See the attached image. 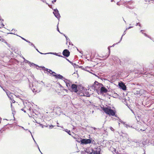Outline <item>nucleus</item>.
<instances>
[{
    "label": "nucleus",
    "mask_w": 154,
    "mask_h": 154,
    "mask_svg": "<svg viewBox=\"0 0 154 154\" xmlns=\"http://www.w3.org/2000/svg\"><path fill=\"white\" fill-rule=\"evenodd\" d=\"M144 91L143 90H141L140 89H137L135 94L137 95L141 96L144 93Z\"/></svg>",
    "instance_id": "6e6552de"
},
{
    "label": "nucleus",
    "mask_w": 154,
    "mask_h": 154,
    "mask_svg": "<svg viewBox=\"0 0 154 154\" xmlns=\"http://www.w3.org/2000/svg\"><path fill=\"white\" fill-rule=\"evenodd\" d=\"M90 89H91L93 90H95V88H96V85H94V82L93 84L90 85L89 86Z\"/></svg>",
    "instance_id": "dca6fc26"
},
{
    "label": "nucleus",
    "mask_w": 154,
    "mask_h": 154,
    "mask_svg": "<svg viewBox=\"0 0 154 154\" xmlns=\"http://www.w3.org/2000/svg\"><path fill=\"white\" fill-rule=\"evenodd\" d=\"M63 34L65 36V37H66V40H67V41L68 42V41H70V40L64 34Z\"/></svg>",
    "instance_id": "5701e85b"
},
{
    "label": "nucleus",
    "mask_w": 154,
    "mask_h": 154,
    "mask_svg": "<svg viewBox=\"0 0 154 154\" xmlns=\"http://www.w3.org/2000/svg\"><path fill=\"white\" fill-rule=\"evenodd\" d=\"M35 49H36V50H37V51L38 52H39V51H38V49H37L36 48H35Z\"/></svg>",
    "instance_id": "c03bdc74"
},
{
    "label": "nucleus",
    "mask_w": 154,
    "mask_h": 154,
    "mask_svg": "<svg viewBox=\"0 0 154 154\" xmlns=\"http://www.w3.org/2000/svg\"><path fill=\"white\" fill-rule=\"evenodd\" d=\"M119 85L120 88L122 90H126V87L123 83H119Z\"/></svg>",
    "instance_id": "4468645a"
},
{
    "label": "nucleus",
    "mask_w": 154,
    "mask_h": 154,
    "mask_svg": "<svg viewBox=\"0 0 154 154\" xmlns=\"http://www.w3.org/2000/svg\"><path fill=\"white\" fill-rule=\"evenodd\" d=\"M47 54H52L55 55L56 56L57 55V53H56L49 52V53H48Z\"/></svg>",
    "instance_id": "4be33fe9"
},
{
    "label": "nucleus",
    "mask_w": 154,
    "mask_h": 154,
    "mask_svg": "<svg viewBox=\"0 0 154 154\" xmlns=\"http://www.w3.org/2000/svg\"><path fill=\"white\" fill-rule=\"evenodd\" d=\"M140 142L141 143H140L139 142H133L132 144L134 146L136 144L137 146H142L143 145V146H145L147 145V144L148 143L149 140H147L144 139L142 141Z\"/></svg>",
    "instance_id": "7ed1b4c3"
},
{
    "label": "nucleus",
    "mask_w": 154,
    "mask_h": 154,
    "mask_svg": "<svg viewBox=\"0 0 154 154\" xmlns=\"http://www.w3.org/2000/svg\"><path fill=\"white\" fill-rule=\"evenodd\" d=\"M94 85H96V88H95V90L96 91H97L98 89L101 88V87L102 86V84L98 83L97 82L95 81L94 82Z\"/></svg>",
    "instance_id": "9b49d317"
},
{
    "label": "nucleus",
    "mask_w": 154,
    "mask_h": 154,
    "mask_svg": "<svg viewBox=\"0 0 154 154\" xmlns=\"http://www.w3.org/2000/svg\"><path fill=\"white\" fill-rule=\"evenodd\" d=\"M77 87V85L75 84H72L71 85L70 88H69V90L72 92H77L78 91Z\"/></svg>",
    "instance_id": "39448f33"
},
{
    "label": "nucleus",
    "mask_w": 154,
    "mask_h": 154,
    "mask_svg": "<svg viewBox=\"0 0 154 154\" xmlns=\"http://www.w3.org/2000/svg\"><path fill=\"white\" fill-rule=\"evenodd\" d=\"M19 37H21V38L22 39H23V40H24V41H26V42H28V43H31V42H30V41H28V40H26V39H25V38H23V37H21V36H19Z\"/></svg>",
    "instance_id": "412c9836"
},
{
    "label": "nucleus",
    "mask_w": 154,
    "mask_h": 154,
    "mask_svg": "<svg viewBox=\"0 0 154 154\" xmlns=\"http://www.w3.org/2000/svg\"><path fill=\"white\" fill-rule=\"evenodd\" d=\"M65 131L66 132H67L69 135H71V132L69 130L67 129H65Z\"/></svg>",
    "instance_id": "aec40b11"
},
{
    "label": "nucleus",
    "mask_w": 154,
    "mask_h": 154,
    "mask_svg": "<svg viewBox=\"0 0 154 154\" xmlns=\"http://www.w3.org/2000/svg\"><path fill=\"white\" fill-rule=\"evenodd\" d=\"M57 56H59V57H60V55H59L57 54Z\"/></svg>",
    "instance_id": "a18cd8bd"
},
{
    "label": "nucleus",
    "mask_w": 154,
    "mask_h": 154,
    "mask_svg": "<svg viewBox=\"0 0 154 154\" xmlns=\"http://www.w3.org/2000/svg\"><path fill=\"white\" fill-rule=\"evenodd\" d=\"M57 125H58V124H59V123L58 122L57 123Z\"/></svg>",
    "instance_id": "6e6d98bb"
},
{
    "label": "nucleus",
    "mask_w": 154,
    "mask_h": 154,
    "mask_svg": "<svg viewBox=\"0 0 154 154\" xmlns=\"http://www.w3.org/2000/svg\"><path fill=\"white\" fill-rule=\"evenodd\" d=\"M56 1L57 0H54V1H52V2L53 3H54V2H56Z\"/></svg>",
    "instance_id": "ea45409f"
},
{
    "label": "nucleus",
    "mask_w": 154,
    "mask_h": 154,
    "mask_svg": "<svg viewBox=\"0 0 154 154\" xmlns=\"http://www.w3.org/2000/svg\"><path fill=\"white\" fill-rule=\"evenodd\" d=\"M6 93L7 94V95L9 97H10V96H9V95H10L9 94V93H9V92H6Z\"/></svg>",
    "instance_id": "72a5a7b5"
},
{
    "label": "nucleus",
    "mask_w": 154,
    "mask_h": 154,
    "mask_svg": "<svg viewBox=\"0 0 154 154\" xmlns=\"http://www.w3.org/2000/svg\"><path fill=\"white\" fill-rule=\"evenodd\" d=\"M126 125L127 126H128V125Z\"/></svg>",
    "instance_id": "69168bd1"
},
{
    "label": "nucleus",
    "mask_w": 154,
    "mask_h": 154,
    "mask_svg": "<svg viewBox=\"0 0 154 154\" xmlns=\"http://www.w3.org/2000/svg\"><path fill=\"white\" fill-rule=\"evenodd\" d=\"M29 131L30 133L31 134V135H32V137H33V136H32V133H31V132H30V131H29Z\"/></svg>",
    "instance_id": "79ce46f5"
},
{
    "label": "nucleus",
    "mask_w": 154,
    "mask_h": 154,
    "mask_svg": "<svg viewBox=\"0 0 154 154\" xmlns=\"http://www.w3.org/2000/svg\"><path fill=\"white\" fill-rule=\"evenodd\" d=\"M94 152L93 154H100L101 149L100 146L97 147L96 148H95L93 150Z\"/></svg>",
    "instance_id": "0eeeda50"
},
{
    "label": "nucleus",
    "mask_w": 154,
    "mask_h": 154,
    "mask_svg": "<svg viewBox=\"0 0 154 154\" xmlns=\"http://www.w3.org/2000/svg\"><path fill=\"white\" fill-rule=\"evenodd\" d=\"M33 140H34V142H35V143H36V142H35V140L34 139V138H33Z\"/></svg>",
    "instance_id": "8fccbe9b"
},
{
    "label": "nucleus",
    "mask_w": 154,
    "mask_h": 154,
    "mask_svg": "<svg viewBox=\"0 0 154 154\" xmlns=\"http://www.w3.org/2000/svg\"><path fill=\"white\" fill-rule=\"evenodd\" d=\"M52 74V75H53V74L54 75V74H54V73H53Z\"/></svg>",
    "instance_id": "bf43d9fd"
},
{
    "label": "nucleus",
    "mask_w": 154,
    "mask_h": 154,
    "mask_svg": "<svg viewBox=\"0 0 154 154\" xmlns=\"http://www.w3.org/2000/svg\"><path fill=\"white\" fill-rule=\"evenodd\" d=\"M32 46L34 47L35 48H36V47L33 44V43L31 42V43H29Z\"/></svg>",
    "instance_id": "bb28decb"
},
{
    "label": "nucleus",
    "mask_w": 154,
    "mask_h": 154,
    "mask_svg": "<svg viewBox=\"0 0 154 154\" xmlns=\"http://www.w3.org/2000/svg\"><path fill=\"white\" fill-rule=\"evenodd\" d=\"M108 50H109V52H110V48H109V47H108Z\"/></svg>",
    "instance_id": "a19ab883"
},
{
    "label": "nucleus",
    "mask_w": 154,
    "mask_h": 154,
    "mask_svg": "<svg viewBox=\"0 0 154 154\" xmlns=\"http://www.w3.org/2000/svg\"><path fill=\"white\" fill-rule=\"evenodd\" d=\"M126 30L123 33V34L122 35L121 38V39L118 42V43H117L116 44H117L118 43H119L120 42L122 41V37L123 35H125V34H126V32H125V31H126Z\"/></svg>",
    "instance_id": "6ab92c4d"
},
{
    "label": "nucleus",
    "mask_w": 154,
    "mask_h": 154,
    "mask_svg": "<svg viewBox=\"0 0 154 154\" xmlns=\"http://www.w3.org/2000/svg\"><path fill=\"white\" fill-rule=\"evenodd\" d=\"M109 128L112 131H114V129L112 127H109Z\"/></svg>",
    "instance_id": "393cba45"
},
{
    "label": "nucleus",
    "mask_w": 154,
    "mask_h": 154,
    "mask_svg": "<svg viewBox=\"0 0 154 154\" xmlns=\"http://www.w3.org/2000/svg\"><path fill=\"white\" fill-rule=\"evenodd\" d=\"M100 90L101 93H106L108 91V90L103 85L101 87Z\"/></svg>",
    "instance_id": "ddd939ff"
},
{
    "label": "nucleus",
    "mask_w": 154,
    "mask_h": 154,
    "mask_svg": "<svg viewBox=\"0 0 154 154\" xmlns=\"http://www.w3.org/2000/svg\"><path fill=\"white\" fill-rule=\"evenodd\" d=\"M57 127H59V125H57Z\"/></svg>",
    "instance_id": "052dcab7"
},
{
    "label": "nucleus",
    "mask_w": 154,
    "mask_h": 154,
    "mask_svg": "<svg viewBox=\"0 0 154 154\" xmlns=\"http://www.w3.org/2000/svg\"><path fill=\"white\" fill-rule=\"evenodd\" d=\"M22 110H23V111L25 112H26V111L25 110H24L23 109H21Z\"/></svg>",
    "instance_id": "37998d69"
},
{
    "label": "nucleus",
    "mask_w": 154,
    "mask_h": 154,
    "mask_svg": "<svg viewBox=\"0 0 154 154\" xmlns=\"http://www.w3.org/2000/svg\"><path fill=\"white\" fill-rule=\"evenodd\" d=\"M40 0L42 2H43L45 3L46 4L48 5V4L46 2L45 0Z\"/></svg>",
    "instance_id": "cd10ccee"
},
{
    "label": "nucleus",
    "mask_w": 154,
    "mask_h": 154,
    "mask_svg": "<svg viewBox=\"0 0 154 154\" xmlns=\"http://www.w3.org/2000/svg\"><path fill=\"white\" fill-rule=\"evenodd\" d=\"M112 1H113V0H112L111 2H112Z\"/></svg>",
    "instance_id": "0e129e2a"
},
{
    "label": "nucleus",
    "mask_w": 154,
    "mask_h": 154,
    "mask_svg": "<svg viewBox=\"0 0 154 154\" xmlns=\"http://www.w3.org/2000/svg\"><path fill=\"white\" fill-rule=\"evenodd\" d=\"M117 4L118 5V3H117Z\"/></svg>",
    "instance_id": "338daca9"
},
{
    "label": "nucleus",
    "mask_w": 154,
    "mask_h": 154,
    "mask_svg": "<svg viewBox=\"0 0 154 154\" xmlns=\"http://www.w3.org/2000/svg\"><path fill=\"white\" fill-rule=\"evenodd\" d=\"M2 25L3 26H4V25L3 24V23L2 24Z\"/></svg>",
    "instance_id": "5fc2aeb1"
},
{
    "label": "nucleus",
    "mask_w": 154,
    "mask_h": 154,
    "mask_svg": "<svg viewBox=\"0 0 154 154\" xmlns=\"http://www.w3.org/2000/svg\"><path fill=\"white\" fill-rule=\"evenodd\" d=\"M124 20V21H125V23H126V21H125Z\"/></svg>",
    "instance_id": "680f3d73"
},
{
    "label": "nucleus",
    "mask_w": 154,
    "mask_h": 154,
    "mask_svg": "<svg viewBox=\"0 0 154 154\" xmlns=\"http://www.w3.org/2000/svg\"><path fill=\"white\" fill-rule=\"evenodd\" d=\"M24 62L26 63H30V62L29 61L26 60H25Z\"/></svg>",
    "instance_id": "2f4dec72"
},
{
    "label": "nucleus",
    "mask_w": 154,
    "mask_h": 154,
    "mask_svg": "<svg viewBox=\"0 0 154 154\" xmlns=\"http://www.w3.org/2000/svg\"><path fill=\"white\" fill-rule=\"evenodd\" d=\"M136 26H140L141 25L140 24H139V23H136Z\"/></svg>",
    "instance_id": "473e14b6"
},
{
    "label": "nucleus",
    "mask_w": 154,
    "mask_h": 154,
    "mask_svg": "<svg viewBox=\"0 0 154 154\" xmlns=\"http://www.w3.org/2000/svg\"><path fill=\"white\" fill-rule=\"evenodd\" d=\"M89 154H92V153H89Z\"/></svg>",
    "instance_id": "4d7b16f0"
},
{
    "label": "nucleus",
    "mask_w": 154,
    "mask_h": 154,
    "mask_svg": "<svg viewBox=\"0 0 154 154\" xmlns=\"http://www.w3.org/2000/svg\"><path fill=\"white\" fill-rule=\"evenodd\" d=\"M83 95L85 96V95H84V94H83ZM85 96L87 97H89L90 96V94L88 93L87 94H86V95H85Z\"/></svg>",
    "instance_id": "7c9ffc66"
},
{
    "label": "nucleus",
    "mask_w": 154,
    "mask_h": 154,
    "mask_svg": "<svg viewBox=\"0 0 154 154\" xmlns=\"http://www.w3.org/2000/svg\"><path fill=\"white\" fill-rule=\"evenodd\" d=\"M14 101H13V102H14V100H13Z\"/></svg>",
    "instance_id": "774afa93"
},
{
    "label": "nucleus",
    "mask_w": 154,
    "mask_h": 154,
    "mask_svg": "<svg viewBox=\"0 0 154 154\" xmlns=\"http://www.w3.org/2000/svg\"><path fill=\"white\" fill-rule=\"evenodd\" d=\"M28 109L30 111H31V110H32V108H31V107H30L29 109Z\"/></svg>",
    "instance_id": "c9c22d12"
},
{
    "label": "nucleus",
    "mask_w": 154,
    "mask_h": 154,
    "mask_svg": "<svg viewBox=\"0 0 154 154\" xmlns=\"http://www.w3.org/2000/svg\"><path fill=\"white\" fill-rule=\"evenodd\" d=\"M54 127V126H53V125H51L49 126V128L51 129Z\"/></svg>",
    "instance_id": "a878e982"
},
{
    "label": "nucleus",
    "mask_w": 154,
    "mask_h": 154,
    "mask_svg": "<svg viewBox=\"0 0 154 154\" xmlns=\"http://www.w3.org/2000/svg\"><path fill=\"white\" fill-rule=\"evenodd\" d=\"M42 69L45 70L47 72H48L51 74H52L53 73H54L55 74L56 73L52 71L50 69H45V68L44 67H42Z\"/></svg>",
    "instance_id": "2eb2a0df"
},
{
    "label": "nucleus",
    "mask_w": 154,
    "mask_h": 154,
    "mask_svg": "<svg viewBox=\"0 0 154 154\" xmlns=\"http://www.w3.org/2000/svg\"><path fill=\"white\" fill-rule=\"evenodd\" d=\"M103 110L105 112L109 115H111L112 116H114L115 115V112L110 108L108 107L104 108Z\"/></svg>",
    "instance_id": "f03ea898"
},
{
    "label": "nucleus",
    "mask_w": 154,
    "mask_h": 154,
    "mask_svg": "<svg viewBox=\"0 0 154 154\" xmlns=\"http://www.w3.org/2000/svg\"><path fill=\"white\" fill-rule=\"evenodd\" d=\"M32 86L29 85L30 87L34 93H38L41 91V88L39 87L40 84L38 82L35 81L32 84Z\"/></svg>",
    "instance_id": "f257e3e1"
},
{
    "label": "nucleus",
    "mask_w": 154,
    "mask_h": 154,
    "mask_svg": "<svg viewBox=\"0 0 154 154\" xmlns=\"http://www.w3.org/2000/svg\"><path fill=\"white\" fill-rule=\"evenodd\" d=\"M144 31V30H141L140 31V32H141L142 33H143V34H144V35L145 36H146V37H148V38H149V36H148L147 34H146V33H143V31Z\"/></svg>",
    "instance_id": "a211bd4d"
},
{
    "label": "nucleus",
    "mask_w": 154,
    "mask_h": 154,
    "mask_svg": "<svg viewBox=\"0 0 154 154\" xmlns=\"http://www.w3.org/2000/svg\"><path fill=\"white\" fill-rule=\"evenodd\" d=\"M94 129L95 130L96 129V128H94Z\"/></svg>",
    "instance_id": "3c124183"
},
{
    "label": "nucleus",
    "mask_w": 154,
    "mask_h": 154,
    "mask_svg": "<svg viewBox=\"0 0 154 154\" xmlns=\"http://www.w3.org/2000/svg\"><path fill=\"white\" fill-rule=\"evenodd\" d=\"M91 140L90 139H81L80 141L78 142H81V144H86L91 143Z\"/></svg>",
    "instance_id": "20e7f679"
},
{
    "label": "nucleus",
    "mask_w": 154,
    "mask_h": 154,
    "mask_svg": "<svg viewBox=\"0 0 154 154\" xmlns=\"http://www.w3.org/2000/svg\"><path fill=\"white\" fill-rule=\"evenodd\" d=\"M29 63L30 64V66H36V67H38V68L37 67V69H39L40 68V67L39 66H38L37 65H36L34 64V63H31L30 62V63Z\"/></svg>",
    "instance_id": "f3484780"
},
{
    "label": "nucleus",
    "mask_w": 154,
    "mask_h": 154,
    "mask_svg": "<svg viewBox=\"0 0 154 154\" xmlns=\"http://www.w3.org/2000/svg\"><path fill=\"white\" fill-rule=\"evenodd\" d=\"M39 53L41 54H47V53H41V52H39Z\"/></svg>",
    "instance_id": "f704fd0d"
},
{
    "label": "nucleus",
    "mask_w": 154,
    "mask_h": 154,
    "mask_svg": "<svg viewBox=\"0 0 154 154\" xmlns=\"http://www.w3.org/2000/svg\"><path fill=\"white\" fill-rule=\"evenodd\" d=\"M53 76H54L57 79H61L64 81L66 79L65 78L63 77L62 75L60 74H57L55 73L54 75L53 74Z\"/></svg>",
    "instance_id": "f8f14e48"
},
{
    "label": "nucleus",
    "mask_w": 154,
    "mask_h": 154,
    "mask_svg": "<svg viewBox=\"0 0 154 154\" xmlns=\"http://www.w3.org/2000/svg\"><path fill=\"white\" fill-rule=\"evenodd\" d=\"M115 45H116L115 44H114L112 46H114Z\"/></svg>",
    "instance_id": "864d4df0"
},
{
    "label": "nucleus",
    "mask_w": 154,
    "mask_h": 154,
    "mask_svg": "<svg viewBox=\"0 0 154 154\" xmlns=\"http://www.w3.org/2000/svg\"><path fill=\"white\" fill-rule=\"evenodd\" d=\"M57 31H58L59 32H60V33L62 34H63V33H61L60 32V31H59V29H58V26H57Z\"/></svg>",
    "instance_id": "58836bf2"
},
{
    "label": "nucleus",
    "mask_w": 154,
    "mask_h": 154,
    "mask_svg": "<svg viewBox=\"0 0 154 154\" xmlns=\"http://www.w3.org/2000/svg\"><path fill=\"white\" fill-rule=\"evenodd\" d=\"M88 68V67H86L85 68H84L83 69H84V70H86V71H88L87 70V69Z\"/></svg>",
    "instance_id": "c756f323"
},
{
    "label": "nucleus",
    "mask_w": 154,
    "mask_h": 154,
    "mask_svg": "<svg viewBox=\"0 0 154 154\" xmlns=\"http://www.w3.org/2000/svg\"><path fill=\"white\" fill-rule=\"evenodd\" d=\"M66 59L68 61H69V63H72L68 59H67V58H66Z\"/></svg>",
    "instance_id": "e433bc0d"
},
{
    "label": "nucleus",
    "mask_w": 154,
    "mask_h": 154,
    "mask_svg": "<svg viewBox=\"0 0 154 154\" xmlns=\"http://www.w3.org/2000/svg\"><path fill=\"white\" fill-rule=\"evenodd\" d=\"M23 59H24V61H25V60H26L25 59V58L24 57H23Z\"/></svg>",
    "instance_id": "de8ad7c7"
},
{
    "label": "nucleus",
    "mask_w": 154,
    "mask_h": 154,
    "mask_svg": "<svg viewBox=\"0 0 154 154\" xmlns=\"http://www.w3.org/2000/svg\"><path fill=\"white\" fill-rule=\"evenodd\" d=\"M64 81L66 83V86L68 88L69 90V88H70L71 85L72 84V83L70 82L69 80L66 79L64 80Z\"/></svg>",
    "instance_id": "423d86ee"
},
{
    "label": "nucleus",
    "mask_w": 154,
    "mask_h": 154,
    "mask_svg": "<svg viewBox=\"0 0 154 154\" xmlns=\"http://www.w3.org/2000/svg\"><path fill=\"white\" fill-rule=\"evenodd\" d=\"M2 131H4V129H3V130L2 129V130H1V132H2Z\"/></svg>",
    "instance_id": "49530a36"
},
{
    "label": "nucleus",
    "mask_w": 154,
    "mask_h": 154,
    "mask_svg": "<svg viewBox=\"0 0 154 154\" xmlns=\"http://www.w3.org/2000/svg\"><path fill=\"white\" fill-rule=\"evenodd\" d=\"M60 57H63V56L61 55H60Z\"/></svg>",
    "instance_id": "09e8293b"
},
{
    "label": "nucleus",
    "mask_w": 154,
    "mask_h": 154,
    "mask_svg": "<svg viewBox=\"0 0 154 154\" xmlns=\"http://www.w3.org/2000/svg\"><path fill=\"white\" fill-rule=\"evenodd\" d=\"M23 129L25 130H27V129H25L22 126H20Z\"/></svg>",
    "instance_id": "4c0bfd02"
},
{
    "label": "nucleus",
    "mask_w": 154,
    "mask_h": 154,
    "mask_svg": "<svg viewBox=\"0 0 154 154\" xmlns=\"http://www.w3.org/2000/svg\"><path fill=\"white\" fill-rule=\"evenodd\" d=\"M53 14L57 18L59 19L60 17V14L59 13L58 10L57 9H54V10Z\"/></svg>",
    "instance_id": "9d476101"
},
{
    "label": "nucleus",
    "mask_w": 154,
    "mask_h": 154,
    "mask_svg": "<svg viewBox=\"0 0 154 154\" xmlns=\"http://www.w3.org/2000/svg\"><path fill=\"white\" fill-rule=\"evenodd\" d=\"M62 54L64 56L68 57L70 55V52L68 50L65 49L63 50Z\"/></svg>",
    "instance_id": "1a4fd4ad"
},
{
    "label": "nucleus",
    "mask_w": 154,
    "mask_h": 154,
    "mask_svg": "<svg viewBox=\"0 0 154 154\" xmlns=\"http://www.w3.org/2000/svg\"><path fill=\"white\" fill-rule=\"evenodd\" d=\"M133 26H129V27L128 28H127L126 29V30H128L130 28H133Z\"/></svg>",
    "instance_id": "c85d7f7f"
},
{
    "label": "nucleus",
    "mask_w": 154,
    "mask_h": 154,
    "mask_svg": "<svg viewBox=\"0 0 154 154\" xmlns=\"http://www.w3.org/2000/svg\"><path fill=\"white\" fill-rule=\"evenodd\" d=\"M41 82L43 83V82H42V81H41Z\"/></svg>",
    "instance_id": "13d9d810"
},
{
    "label": "nucleus",
    "mask_w": 154,
    "mask_h": 154,
    "mask_svg": "<svg viewBox=\"0 0 154 154\" xmlns=\"http://www.w3.org/2000/svg\"><path fill=\"white\" fill-rule=\"evenodd\" d=\"M136 129L138 131H145V129H144V130H142V129H139V128H138V129H137V128H136Z\"/></svg>",
    "instance_id": "b1692460"
},
{
    "label": "nucleus",
    "mask_w": 154,
    "mask_h": 154,
    "mask_svg": "<svg viewBox=\"0 0 154 154\" xmlns=\"http://www.w3.org/2000/svg\"><path fill=\"white\" fill-rule=\"evenodd\" d=\"M113 150H114V151H116V149H115L113 148Z\"/></svg>",
    "instance_id": "603ef678"
},
{
    "label": "nucleus",
    "mask_w": 154,
    "mask_h": 154,
    "mask_svg": "<svg viewBox=\"0 0 154 154\" xmlns=\"http://www.w3.org/2000/svg\"><path fill=\"white\" fill-rule=\"evenodd\" d=\"M40 152L42 154V152L40 151Z\"/></svg>",
    "instance_id": "e2e57ef3"
}]
</instances>
